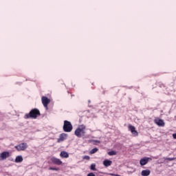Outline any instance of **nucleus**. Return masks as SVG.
<instances>
[{
	"label": "nucleus",
	"instance_id": "nucleus-1",
	"mask_svg": "<svg viewBox=\"0 0 176 176\" xmlns=\"http://www.w3.org/2000/svg\"><path fill=\"white\" fill-rule=\"evenodd\" d=\"M41 116V111L38 109H32L28 113L25 114L24 119H36Z\"/></svg>",
	"mask_w": 176,
	"mask_h": 176
},
{
	"label": "nucleus",
	"instance_id": "nucleus-2",
	"mask_svg": "<svg viewBox=\"0 0 176 176\" xmlns=\"http://www.w3.org/2000/svg\"><path fill=\"white\" fill-rule=\"evenodd\" d=\"M74 134L78 138H80L81 137H84L86 134V126L80 125L75 131Z\"/></svg>",
	"mask_w": 176,
	"mask_h": 176
},
{
	"label": "nucleus",
	"instance_id": "nucleus-3",
	"mask_svg": "<svg viewBox=\"0 0 176 176\" xmlns=\"http://www.w3.org/2000/svg\"><path fill=\"white\" fill-rule=\"evenodd\" d=\"M74 129V126H72V124L71 122L68 120H65L63 123V131L65 133H71Z\"/></svg>",
	"mask_w": 176,
	"mask_h": 176
},
{
	"label": "nucleus",
	"instance_id": "nucleus-4",
	"mask_svg": "<svg viewBox=\"0 0 176 176\" xmlns=\"http://www.w3.org/2000/svg\"><path fill=\"white\" fill-rule=\"evenodd\" d=\"M28 148V144L23 142L15 146V149L18 151V152H21L25 151Z\"/></svg>",
	"mask_w": 176,
	"mask_h": 176
},
{
	"label": "nucleus",
	"instance_id": "nucleus-5",
	"mask_svg": "<svg viewBox=\"0 0 176 176\" xmlns=\"http://www.w3.org/2000/svg\"><path fill=\"white\" fill-rule=\"evenodd\" d=\"M50 160L53 164H56V166H61L63 164V161L55 157H51Z\"/></svg>",
	"mask_w": 176,
	"mask_h": 176
},
{
	"label": "nucleus",
	"instance_id": "nucleus-6",
	"mask_svg": "<svg viewBox=\"0 0 176 176\" xmlns=\"http://www.w3.org/2000/svg\"><path fill=\"white\" fill-rule=\"evenodd\" d=\"M41 101L43 107L47 109V105L50 104V99L47 98L46 96H43L41 98Z\"/></svg>",
	"mask_w": 176,
	"mask_h": 176
},
{
	"label": "nucleus",
	"instance_id": "nucleus-7",
	"mask_svg": "<svg viewBox=\"0 0 176 176\" xmlns=\"http://www.w3.org/2000/svg\"><path fill=\"white\" fill-rule=\"evenodd\" d=\"M128 129L129 130V131H131V133L133 134V135H134V137H138V132L135 130V126L129 124L128 126Z\"/></svg>",
	"mask_w": 176,
	"mask_h": 176
},
{
	"label": "nucleus",
	"instance_id": "nucleus-8",
	"mask_svg": "<svg viewBox=\"0 0 176 176\" xmlns=\"http://www.w3.org/2000/svg\"><path fill=\"white\" fill-rule=\"evenodd\" d=\"M8 157H10V153L8 151H4L0 153V159H1V160H5L8 159Z\"/></svg>",
	"mask_w": 176,
	"mask_h": 176
},
{
	"label": "nucleus",
	"instance_id": "nucleus-9",
	"mask_svg": "<svg viewBox=\"0 0 176 176\" xmlns=\"http://www.w3.org/2000/svg\"><path fill=\"white\" fill-rule=\"evenodd\" d=\"M68 137V134L67 133H61L59 135V138L57 140V142H63V141H65V140H67Z\"/></svg>",
	"mask_w": 176,
	"mask_h": 176
},
{
	"label": "nucleus",
	"instance_id": "nucleus-10",
	"mask_svg": "<svg viewBox=\"0 0 176 176\" xmlns=\"http://www.w3.org/2000/svg\"><path fill=\"white\" fill-rule=\"evenodd\" d=\"M149 160H151V158L149 157H144L141 159L140 161V166H145V164H148Z\"/></svg>",
	"mask_w": 176,
	"mask_h": 176
},
{
	"label": "nucleus",
	"instance_id": "nucleus-11",
	"mask_svg": "<svg viewBox=\"0 0 176 176\" xmlns=\"http://www.w3.org/2000/svg\"><path fill=\"white\" fill-rule=\"evenodd\" d=\"M154 122L155 124H157V126H162V127L164 126V121H163V120L155 119Z\"/></svg>",
	"mask_w": 176,
	"mask_h": 176
},
{
	"label": "nucleus",
	"instance_id": "nucleus-12",
	"mask_svg": "<svg viewBox=\"0 0 176 176\" xmlns=\"http://www.w3.org/2000/svg\"><path fill=\"white\" fill-rule=\"evenodd\" d=\"M103 164L104 167H109L112 164V161L109 160H104L103 161Z\"/></svg>",
	"mask_w": 176,
	"mask_h": 176
},
{
	"label": "nucleus",
	"instance_id": "nucleus-13",
	"mask_svg": "<svg viewBox=\"0 0 176 176\" xmlns=\"http://www.w3.org/2000/svg\"><path fill=\"white\" fill-rule=\"evenodd\" d=\"M60 156L63 158L67 159V157H69V154H68L66 151H61Z\"/></svg>",
	"mask_w": 176,
	"mask_h": 176
},
{
	"label": "nucleus",
	"instance_id": "nucleus-14",
	"mask_svg": "<svg viewBox=\"0 0 176 176\" xmlns=\"http://www.w3.org/2000/svg\"><path fill=\"white\" fill-rule=\"evenodd\" d=\"M151 175V170H142L141 175L142 176H148Z\"/></svg>",
	"mask_w": 176,
	"mask_h": 176
},
{
	"label": "nucleus",
	"instance_id": "nucleus-15",
	"mask_svg": "<svg viewBox=\"0 0 176 176\" xmlns=\"http://www.w3.org/2000/svg\"><path fill=\"white\" fill-rule=\"evenodd\" d=\"M23 162V156L18 155L15 159V163H21Z\"/></svg>",
	"mask_w": 176,
	"mask_h": 176
},
{
	"label": "nucleus",
	"instance_id": "nucleus-16",
	"mask_svg": "<svg viewBox=\"0 0 176 176\" xmlns=\"http://www.w3.org/2000/svg\"><path fill=\"white\" fill-rule=\"evenodd\" d=\"M97 152H98V149L97 148H94L90 151V154L94 155V153H96Z\"/></svg>",
	"mask_w": 176,
	"mask_h": 176
},
{
	"label": "nucleus",
	"instance_id": "nucleus-17",
	"mask_svg": "<svg viewBox=\"0 0 176 176\" xmlns=\"http://www.w3.org/2000/svg\"><path fill=\"white\" fill-rule=\"evenodd\" d=\"M108 155H109V156H115V155H116V151H109V152L108 153Z\"/></svg>",
	"mask_w": 176,
	"mask_h": 176
},
{
	"label": "nucleus",
	"instance_id": "nucleus-18",
	"mask_svg": "<svg viewBox=\"0 0 176 176\" xmlns=\"http://www.w3.org/2000/svg\"><path fill=\"white\" fill-rule=\"evenodd\" d=\"M90 169L93 171H96L97 169L96 168V164H92L90 166Z\"/></svg>",
	"mask_w": 176,
	"mask_h": 176
},
{
	"label": "nucleus",
	"instance_id": "nucleus-19",
	"mask_svg": "<svg viewBox=\"0 0 176 176\" xmlns=\"http://www.w3.org/2000/svg\"><path fill=\"white\" fill-rule=\"evenodd\" d=\"M49 170H52L54 171H58V168L50 167Z\"/></svg>",
	"mask_w": 176,
	"mask_h": 176
},
{
	"label": "nucleus",
	"instance_id": "nucleus-20",
	"mask_svg": "<svg viewBox=\"0 0 176 176\" xmlns=\"http://www.w3.org/2000/svg\"><path fill=\"white\" fill-rule=\"evenodd\" d=\"M83 159L85 160H90V157L89 155H85L83 157Z\"/></svg>",
	"mask_w": 176,
	"mask_h": 176
},
{
	"label": "nucleus",
	"instance_id": "nucleus-21",
	"mask_svg": "<svg viewBox=\"0 0 176 176\" xmlns=\"http://www.w3.org/2000/svg\"><path fill=\"white\" fill-rule=\"evenodd\" d=\"M166 160H169V162H173V160H175V158L173 157V158H166Z\"/></svg>",
	"mask_w": 176,
	"mask_h": 176
},
{
	"label": "nucleus",
	"instance_id": "nucleus-22",
	"mask_svg": "<svg viewBox=\"0 0 176 176\" xmlns=\"http://www.w3.org/2000/svg\"><path fill=\"white\" fill-rule=\"evenodd\" d=\"M87 176H96V175L93 173H90L87 175Z\"/></svg>",
	"mask_w": 176,
	"mask_h": 176
},
{
	"label": "nucleus",
	"instance_id": "nucleus-23",
	"mask_svg": "<svg viewBox=\"0 0 176 176\" xmlns=\"http://www.w3.org/2000/svg\"><path fill=\"white\" fill-rule=\"evenodd\" d=\"M173 137L174 140H176V133H173Z\"/></svg>",
	"mask_w": 176,
	"mask_h": 176
}]
</instances>
